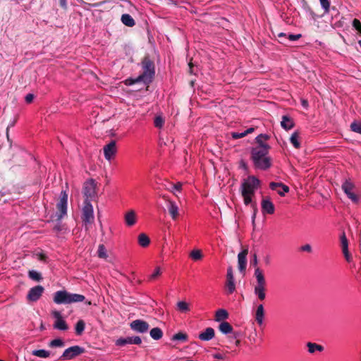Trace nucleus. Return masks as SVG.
I'll use <instances>...</instances> for the list:
<instances>
[{
  "instance_id": "1",
  "label": "nucleus",
  "mask_w": 361,
  "mask_h": 361,
  "mask_svg": "<svg viewBox=\"0 0 361 361\" xmlns=\"http://www.w3.org/2000/svg\"><path fill=\"white\" fill-rule=\"evenodd\" d=\"M142 73L135 80H127L126 82L130 81V85L135 82H142L145 85L150 83L155 75L154 63L150 59L149 56H145L141 62Z\"/></svg>"
},
{
  "instance_id": "2",
  "label": "nucleus",
  "mask_w": 361,
  "mask_h": 361,
  "mask_svg": "<svg viewBox=\"0 0 361 361\" xmlns=\"http://www.w3.org/2000/svg\"><path fill=\"white\" fill-rule=\"evenodd\" d=\"M259 180L255 176H249L241 185V194L245 204H252L255 191L259 187Z\"/></svg>"
},
{
  "instance_id": "3",
  "label": "nucleus",
  "mask_w": 361,
  "mask_h": 361,
  "mask_svg": "<svg viewBox=\"0 0 361 361\" xmlns=\"http://www.w3.org/2000/svg\"><path fill=\"white\" fill-rule=\"evenodd\" d=\"M269 149V145H262L252 149V158L256 167L267 169L271 166L270 158L267 157Z\"/></svg>"
},
{
  "instance_id": "4",
  "label": "nucleus",
  "mask_w": 361,
  "mask_h": 361,
  "mask_svg": "<svg viewBox=\"0 0 361 361\" xmlns=\"http://www.w3.org/2000/svg\"><path fill=\"white\" fill-rule=\"evenodd\" d=\"M85 296L77 293H71L66 290L56 291L53 298V300L56 304H71L73 302H82Z\"/></svg>"
},
{
  "instance_id": "5",
  "label": "nucleus",
  "mask_w": 361,
  "mask_h": 361,
  "mask_svg": "<svg viewBox=\"0 0 361 361\" xmlns=\"http://www.w3.org/2000/svg\"><path fill=\"white\" fill-rule=\"evenodd\" d=\"M255 277L256 278L257 283L254 287V293L260 300H264L266 298V280L262 270L259 267L255 269Z\"/></svg>"
},
{
  "instance_id": "6",
  "label": "nucleus",
  "mask_w": 361,
  "mask_h": 361,
  "mask_svg": "<svg viewBox=\"0 0 361 361\" xmlns=\"http://www.w3.org/2000/svg\"><path fill=\"white\" fill-rule=\"evenodd\" d=\"M68 195L66 191H61L60 200L56 204L58 212L56 216L58 220H61L67 214Z\"/></svg>"
},
{
  "instance_id": "7",
  "label": "nucleus",
  "mask_w": 361,
  "mask_h": 361,
  "mask_svg": "<svg viewBox=\"0 0 361 361\" xmlns=\"http://www.w3.org/2000/svg\"><path fill=\"white\" fill-rule=\"evenodd\" d=\"M82 219L86 226L92 224L94 219L93 207L87 200L84 202Z\"/></svg>"
},
{
  "instance_id": "8",
  "label": "nucleus",
  "mask_w": 361,
  "mask_h": 361,
  "mask_svg": "<svg viewBox=\"0 0 361 361\" xmlns=\"http://www.w3.org/2000/svg\"><path fill=\"white\" fill-rule=\"evenodd\" d=\"M342 189L352 202L356 203L360 199V196L355 193V185L350 180H345L342 185Z\"/></svg>"
},
{
  "instance_id": "9",
  "label": "nucleus",
  "mask_w": 361,
  "mask_h": 361,
  "mask_svg": "<svg viewBox=\"0 0 361 361\" xmlns=\"http://www.w3.org/2000/svg\"><path fill=\"white\" fill-rule=\"evenodd\" d=\"M83 193L87 200L97 196V183L94 180H88L84 183Z\"/></svg>"
},
{
  "instance_id": "10",
  "label": "nucleus",
  "mask_w": 361,
  "mask_h": 361,
  "mask_svg": "<svg viewBox=\"0 0 361 361\" xmlns=\"http://www.w3.org/2000/svg\"><path fill=\"white\" fill-rule=\"evenodd\" d=\"M51 315L55 319L54 323L53 324L54 329L61 331H66L68 329V326L66 324L64 319L63 318L62 314L60 312L57 310H53L51 312Z\"/></svg>"
},
{
  "instance_id": "11",
  "label": "nucleus",
  "mask_w": 361,
  "mask_h": 361,
  "mask_svg": "<svg viewBox=\"0 0 361 361\" xmlns=\"http://www.w3.org/2000/svg\"><path fill=\"white\" fill-rule=\"evenodd\" d=\"M84 352V350L80 346L75 345L70 347L65 350L63 355L61 357V360H71L77 355H80Z\"/></svg>"
},
{
  "instance_id": "12",
  "label": "nucleus",
  "mask_w": 361,
  "mask_h": 361,
  "mask_svg": "<svg viewBox=\"0 0 361 361\" xmlns=\"http://www.w3.org/2000/svg\"><path fill=\"white\" fill-rule=\"evenodd\" d=\"M130 326L131 329L138 333H145L149 328L148 323L141 319H136L133 321Z\"/></svg>"
},
{
  "instance_id": "13",
  "label": "nucleus",
  "mask_w": 361,
  "mask_h": 361,
  "mask_svg": "<svg viewBox=\"0 0 361 361\" xmlns=\"http://www.w3.org/2000/svg\"><path fill=\"white\" fill-rule=\"evenodd\" d=\"M103 149L105 159L111 161L115 157L117 152L116 142L114 140L111 141L104 147Z\"/></svg>"
},
{
  "instance_id": "14",
  "label": "nucleus",
  "mask_w": 361,
  "mask_h": 361,
  "mask_svg": "<svg viewBox=\"0 0 361 361\" xmlns=\"http://www.w3.org/2000/svg\"><path fill=\"white\" fill-rule=\"evenodd\" d=\"M44 288L42 286H36L32 288L27 295L29 301L35 302L39 299L44 292Z\"/></svg>"
},
{
  "instance_id": "15",
  "label": "nucleus",
  "mask_w": 361,
  "mask_h": 361,
  "mask_svg": "<svg viewBox=\"0 0 361 361\" xmlns=\"http://www.w3.org/2000/svg\"><path fill=\"white\" fill-rule=\"evenodd\" d=\"M226 287L228 293H229V294L233 293L235 290L234 276H233V269L231 267H229L227 269Z\"/></svg>"
},
{
  "instance_id": "16",
  "label": "nucleus",
  "mask_w": 361,
  "mask_h": 361,
  "mask_svg": "<svg viewBox=\"0 0 361 361\" xmlns=\"http://www.w3.org/2000/svg\"><path fill=\"white\" fill-rule=\"evenodd\" d=\"M167 208L173 220H176L180 215V209L178 204L171 200H167Z\"/></svg>"
},
{
  "instance_id": "17",
  "label": "nucleus",
  "mask_w": 361,
  "mask_h": 361,
  "mask_svg": "<svg viewBox=\"0 0 361 361\" xmlns=\"http://www.w3.org/2000/svg\"><path fill=\"white\" fill-rule=\"evenodd\" d=\"M248 250L244 249L238 255V269L240 272H244L247 267V255Z\"/></svg>"
},
{
  "instance_id": "18",
  "label": "nucleus",
  "mask_w": 361,
  "mask_h": 361,
  "mask_svg": "<svg viewBox=\"0 0 361 361\" xmlns=\"http://www.w3.org/2000/svg\"><path fill=\"white\" fill-rule=\"evenodd\" d=\"M275 207L269 198L265 197L262 200V211L263 214H274Z\"/></svg>"
},
{
  "instance_id": "19",
  "label": "nucleus",
  "mask_w": 361,
  "mask_h": 361,
  "mask_svg": "<svg viewBox=\"0 0 361 361\" xmlns=\"http://www.w3.org/2000/svg\"><path fill=\"white\" fill-rule=\"evenodd\" d=\"M270 188L271 190H276L281 196H284L289 191V188L281 183L272 182L270 183Z\"/></svg>"
},
{
  "instance_id": "20",
  "label": "nucleus",
  "mask_w": 361,
  "mask_h": 361,
  "mask_svg": "<svg viewBox=\"0 0 361 361\" xmlns=\"http://www.w3.org/2000/svg\"><path fill=\"white\" fill-rule=\"evenodd\" d=\"M137 214L134 210L128 211L124 215V220L126 226H133L137 222Z\"/></svg>"
},
{
  "instance_id": "21",
  "label": "nucleus",
  "mask_w": 361,
  "mask_h": 361,
  "mask_svg": "<svg viewBox=\"0 0 361 361\" xmlns=\"http://www.w3.org/2000/svg\"><path fill=\"white\" fill-rule=\"evenodd\" d=\"M215 333L214 329L211 327L207 328L203 332L200 333L198 338L203 341H208L214 337Z\"/></svg>"
},
{
  "instance_id": "22",
  "label": "nucleus",
  "mask_w": 361,
  "mask_h": 361,
  "mask_svg": "<svg viewBox=\"0 0 361 361\" xmlns=\"http://www.w3.org/2000/svg\"><path fill=\"white\" fill-rule=\"evenodd\" d=\"M264 318V310L263 305H259L257 306L256 312H255V319L259 325H262L263 324Z\"/></svg>"
},
{
  "instance_id": "23",
  "label": "nucleus",
  "mask_w": 361,
  "mask_h": 361,
  "mask_svg": "<svg viewBox=\"0 0 361 361\" xmlns=\"http://www.w3.org/2000/svg\"><path fill=\"white\" fill-rule=\"evenodd\" d=\"M176 308L180 313H188L190 311V304L184 300L178 301Z\"/></svg>"
},
{
  "instance_id": "24",
  "label": "nucleus",
  "mask_w": 361,
  "mask_h": 361,
  "mask_svg": "<svg viewBox=\"0 0 361 361\" xmlns=\"http://www.w3.org/2000/svg\"><path fill=\"white\" fill-rule=\"evenodd\" d=\"M281 126L285 130H290L294 126L293 121L288 116H283Z\"/></svg>"
},
{
  "instance_id": "25",
  "label": "nucleus",
  "mask_w": 361,
  "mask_h": 361,
  "mask_svg": "<svg viewBox=\"0 0 361 361\" xmlns=\"http://www.w3.org/2000/svg\"><path fill=\"white\" fill-rule=\"evenodd\" d=\"M121 22L128 27H133L135 23L133 17L128 13L123 14L121 16Z\"/></svg>"
},
{
  "instance_id": "26",
  "label": "nucleus",
  "mask_w": 361,
  "mask_h": 361,
  "mask_svg": "<svg viewBox=\"0 0 361 361\" xmlns=\"http://www.w3.org/2000/svg\"><path fill=\"white\" fill-rule=\"evenodd\" d=\"M189 257L193 261H200L203 258L204 255L201 250L194 249L190 252Z\"/></svg>"
},
{
  "instance_id": "27",
  "label": "nucleus",
  "mask_w": 361,
  "mask_h": 361,
  "mask_svg": "<svg viewBox=\"0 0 361 361\" xmlns=\"http://www.w3.org/2000/svg\"><path fill=\"white\" fill-rule=\"evenodd\" d=\"M219 331L224 334L231 333L233 331L232 326L227 322H223L219 324Z\"/></svg>"
},
{
  "instance_id": "28",
  "label": "nucleus",
  "mask_w": 361,
  "mask_h": 361,
  "mask_svg": "<svg viewBox=\"0 0 361 361\" xmlns=\"http://www.w3.org/2000/svg\"><path fill=\"white\" fill-rule=\"evenodd\" d=\"M228 314L224 309L218 310L215 314V321L220 322L227 319Z\"/></svg>"
},
{
  "instance_id": "29",
  "label": "nucleus",
  "mask_w": 361,
  "mask_h": 361,
  "mask_svg": "<svg viewBox=\"0 0 361 361\" xmlns=\"http://www.w3.org/2000/svg\"><path fill=\"white\" fill-rule=\"evenodd\" d=\"M290 143L293 145V147L296 149L300 148V136L298 132H294L290 137Z\"/></svg>"
},
{
  "instance_id": "30",
  "label": "nucleus",
  "mask_w": 361,
  "mask_h": 361,
  "mask_svg": "<svg viewBox=\"0 0 361 361\" xmlns=\"http://www.w3.org/2000/svg\"><path fill=\"white\" fill-rule=\"evenodd\" d=\"M150 336L154 340H159L163 336V332L160 328L155 327L151 329Z\"/></svg>"
},
{
  "instance_id": "31",
  "label": "nucleus",
  "mask_w": 361,
  "mask_h": 361,
  "mask_svg": "<svg viewBox=\"0 0 361 361\" xmlns=\"http://www.w3.org/2000/svg\"><path fill=\"white\" fill-rule=\"evenodd\" d=\"M254 130H255L254 128H250L247 130H246L242 133L233 132V133H231V137L233 139H239V138L243 137L246 136L247 135L254 132Z\"/></svg>"
},
{
  "instance_id": "32",
  "label": "nucleus",
  "mask_w": 361,
  "mask_h": 361,
  "mask_svg": "<svg viewBox=\"0 0 361 361\" xmlns=\"http://www.w3.org/2000/svg\"><path fill=\"white\" fill-rule=\"evenodd\" d=\"M32 354L41 358H47L50 356V352L44 349L35 350L32 352Z\"/></svg>"
},
{
  "instance_id": "33",
  "label": "nucleus",
  "mask_w": 361,
  "mask_h": 361,
  "mask_svg": "<svg viewBox=\"0 0 361 361\" xmlns=\"http://www.w3.org/2000/svg\"><path fill=\"white\" fill-rule=\"evenodd\" d=\"M149 242H150L149 238L146 234L141 233L138 235V243L142 247H145L148 246L149 244Z\"/></svg>"
},
{
  "instance_id": "34",
  "label": "nucleus",
  "mask_w": 361,
  "mask_h": 361,
  "mask_svg": "<svg viewBox=\"0 0 361 361\" xmlns=\"http://www.w3.org/2000/svg\"><path fill=\"white\" fill-rule=\"evenodd\" d=\"M98 257L102 259H106L108 257L107 250L105 246L102 244L99 245L97 250Z\"/></svg>"
},
{
  "instance_id": "35",
  "label": "nucleus",
  "mask_w": 361,
  "mask_h": 361,
  "mask_svg": "<svg viewBox=\"0 0 361 361\" xmlns=\"http://www.w3.org/2000/svg\"><path fill=\"white\" fill-rule=\"evenodd\" d=\"M307 345L308 351L310 353H314L316 350L322 351L323 350V347L322 345L316 343H308Z\"/></svg>"
},
{
  "instance_id": "36",
  "label": "nucleus",
  "mask_w": 361,
  "mask_h": 361,
  "mask_svg": "<svg viewBox=\"0 0 361 361\" xmlns=\"http://www.w3.org/2000/svg\"><path fill=\"white\" fill-rule=\"evenodd\" d=\"M183 183L180 182H178L175 184L171 183V188L169 190L173 192L176 197H178V195L176 194V192H180L182 189Z\"/></svg>"
},
{
  "instance_id": "37",
  "label": "nucleus",
  "mask_w": 361,
  "mask_h": 361,
  "mask_svg": "<svg viewBox=\"0 0 361 361\" xmlns=\"http://www.w3.org/2000/svg\"><path fill=\"white\" fill-rule=\"evenodd\" d=\"M164 122H165V120H164V117L161 115H157V116H156V117L154 118V123L155 127L161 128L163 127Z\"/></svg>"
},
{
  "instance_id": "38",
  "label": "nucleus",
  "mask_w": 361,
  "mask_h": 361,
  "mask_svg": "<svg viewBox=\"0 0 361 361\" xmlns=\"http://www.w3.org/2000/svg\"><path fill=\"white\" fill-rule=\"evenodd\" d=\"M268 139L269 136L267 135L261 134L258 135L256 137V141L259 144L258 147H262V145H268L267 144L264 142L265 140H267Z\"/></svg>"
},
{
  "instance_id": "39",
  "label": "nucleus",
  "mask_w": 361,
  "mask_h": 361,
  "mask_svg": "<svg viewBox=\"0 0 361 361\" xmlns=\"http://www.w3.org/2000/svg\"><path fill=\"white\" fill-rule=\"evenodd\" d=\"M85 322L82 320H79L75 325L76 334L80 335L85 329Z\"/></svg>"
},
{
  "instance_id": "40",
  "label": "nucleus",
  "mask_w": 361,
  "mask_h": 361,
  "mask_svg": "<svg viewBox=\"0 0 361 361\" xmlns=\"http://www.w3.org/2000/svg\"><path fill=\"white\" fill-rule=\"evenodd\" d=\"M162 274V270L160 267H157L152 274L149 276V280H155Z\"/></svg>"
},
{
  "instance_id": "41",
  "label": "nucleus",
  "mask_w": 361,
  "mask_h": 361,
  "mask_svg": "<svg viewBox=\"0 0 361 361\" xmlns=\"http://www.w3.org/2000/svg\"><path fill=\"white\" fill-rule=\"evenodd\" d=\"M28 274H29V277L30 279H32V280L39 281L42 279L41 274L36 271H34V270L30 271Z\"/></svg>"
},
{
  "instance_id": "42",
  "label": "nucleus",
  "mask_w": 361,
  "mask_h": 361,
  "mask_svg": "<svg viewBox=\"0 0 361 361\" xmlns=\"http://www.w3.org/2000/svg\"><path fill=\"white\" fill-rule=\"evenodd\" d=\"M187 338H188L187 334L182 333V332H179L173 336V340H174V341H187Z\"/></svg>"
},
{
  "instance_id": "43",
  "label": "nucleus",
  "mask_w": 361,
  "mask_h": 361,
  "mask_svg": "<svg viewBox=\"0 0 361 361\" xmlns=\"http://www.w3.org/2000/svg\"><path fill=\"white\" fill-rule=\"evenodd\" d=\"M63 345H64V342L63 341V340H61L60 338L54 339L49 343V346L53 347V348L54 347H63Z\"/></svg>"
},
{
  "instance_id": "44",
  "label": "nucleus",
  "mask_w": 361,
  "mask_h": 361,
  "mask_svg": "<svg viewBox=\"0 0 361 361\" xmlns=\"http://www.w3.org/2000/svg\"><path fill=\"white\" fill-rule=\"evenodd\" d=\"M128 344H136L139 345L142 343V340L139 336L127 337Z\"/></svg>"
},
{
  "instance_id": "45",
  "label": "nucleus",
  "mask_w": 361,
  "mask_h": 361,
  "mask_svg": "<svg viewBox=\"0 0 361 361\" xmlns=\"http://www.w3.org/2000/svg\"><path fill=\"white\" fill-rule=\"evenodd\" d=\"M353 131L361 134V123L354 122L350 125Z\"/></svg>"
},
{
  "instance_id": "46",
  "label": "nucleus",
  "mask_w": 361,
  "mask_h": 361,
  "mask_svg": "<svg viewBox=\"0 0 361 361\" xmlns=\"http://www.w3.org/2000/svg\"><path fill=\"white\" fill-rule=\"evenodd\" d=\"M322 7L324 9L325 13L329 11L330 3L329 0H319Z\"/></svg>"
},
{
  "instance_id": "47",
  "label": "nucleus",
  "mask_w": 361,
  "mask_h": 361,
  "mask_svg": "<svg viewBox=\"0 0 361 361\" xmlns=\"http://www.w3.org/2000/svg\"><path fill=\"white\" fill-rule=\"evenodd\" d=\"M353 26L360 34H361V22L358 19L355 18L353 20Z\"/></svg>"
},
{
  "instance_id": "48",
  "label": "nucleus",
  "mask_w": 361,
  "mask_h": 361,
  "mask_svg": "<svg viewBox=\"0 0 361 361\" xmlns=\"http://www.w3.org/2000/svg\"><path fill=\"white\" fill-rule=\"evenodd\" d=\"M341 244L342 249L348 247V241L344 233L341 236Z\"/></svg>"
},
{
  "instance_id": "49",
  "label": "nucleus",
  "mask_w": 361,
  "mask_h": 361,
  "mask_svg": "<svg viewBox=\"0 0 361 361\" xmlns=\"http://www.w3.org/2000/svg\"><path fill=\"white\" fill-rule=\"evenodd\" d=\"M128 338H120L116 340V345L118 346H123L126 344H128Z\"/></svg>"
},
{
  "instance_id": "50",
  "label": "nucleus",
  "mask_w": 361,
  "mask_h": 361,
  "mask_svg": "<svg viewBox=\"0 0 361 361\" xmlns=\"http://www.w3.org/2000/svg\"><path fill=\"white\" fill-rule=\"evenodd\" d=\"M35 97V96L34 94L29 93L25 96V100L27 104H30L33 102Z\"/></svg>"
},
{
  "instance_id": "51",
  "label": "nucleus",
  "mask_w": 361,
  "mask_h": 361,
  "mask_svg": "<svg viewBox=\"0 0 361 361\" xmlns=\"http://www.w3.org/2000/svg\"><path fill=\"white\" fill-rule=\"evenodd\" d=\"M301 37H302V35L300 34H297V35L290 34L288 36V39L290 41H296V40L299 39Z\"/></svg>"
},
{
  "instance_id": "52",
  "label": "nucleus",
  "mask_w": 361,
  "mask_h": 361,
  "mask_svg": "<svg viewBox=\"0 0 361 361\" xmlns=\"http://www.w3.org/2000/svg\"><path fill=\"white\" fill-rule=\"evenodd\" d=\"M301 250L310 252L312 251V247L309 244H306L301 247Z\"/></svg>"
},
{
  "instance_id": "53",
  "label": "nucleus",
  "mask_w": 361,
  "mask_h": 361,
  "mask_svg": "<svg viewBox=\"0 0 361 361\" xmlns=\"http://www.w3.org/2000/svg\"><path fill=\"white\" fill-rule=\"evenodd\" d=\"M252 207H253V209H254L253 214H252V223L254 224L255 221V218H256V214H257V209L256 207V204H252Z\"/></svg>"
},
{
  "instance_id": "54",
  "label": "nucleus",
  "mask_w": 361,
  "mask_h": 361,
  "mask_svg": "<svg viewBox=\"0 0 361 361\" xmlns=\"http://www.w3.org/2000/svg\"><path fill=\"white\" fill-rule=\"evenodd\" d=\"M188 68H189L188 72L190 74H195V66L192 62H190L188 63Z\"/></svg>"
},
{
  "instance_id": "55",
  "label": "nucleus",
  "mask_w": 361,
  "mask_h": 361,
  "mask_svg": "<svg viewBox=\"0 0 361 361\" xmlns=\"http://www.w3.org/2000/svg\"><path fill=\"white\" fill-rule=\"evenodd\" d=\"M214 358L219 360H224L225 358L224 355L221 353H215L213 355Z\"/></svg>"
},
{
  "instance_id": "56",
  "label": "nucleus",
  "mask_w": 361,
  "mask_h": 361,
  "mask_svg": "<svg viewBox=\"0 0 361 361\" xmlns=\"http://www.w3.org/2000/svg\"><path fill=\"white\" fill-rule=\"evenodd\" d=\"M257 262H258V261H257V255H256V254H255V255H253V260H252V264H253L255 267H255V269L257 267Z\"/></svg>"
},
{
  "instance_id": "57",
  "label": "nucleus",
  "mask_w": 361,
  "mask_h": 361,
  "mask_svg": "<svg viewBox=\"0 0 361 361\" xmlns=\"http://www.w3.org/2000/svg\"><path fill=\"white\" fill-rule=\"evenodd\" d=\"M59 4H60V6L63 8H66V6H67L66 0H59Z\"/></svg>"
},
{
  "instance_id": "58",
  "label": "nucleus",
  "mask_w": 361,
  "mask_h": 361,
  "mask_svg": "<svg viewBox=\"0 0 361 361\" xmlns=\"http://www.w3.org/2000/svg\"><path fill=\"white\" fill-rule=\"evenodd\" d=\"M344 257L347 262H350L352 261V256L350 253L345 255Z\"/></svg>"
},
{
  "instance_id": "59",
  "label": "nucleus",
  "mask_w": 361,
  "mask_h": 361,
  "mask_svg": "<svg viewBox=\"0 0 361 361\" xmlns=\"http://www.w3.org/2000/svg\"><path fill=\"white\" fill-rule=\"evenodd\" d=\"M342 252L343 253V255L349 254L348 247L343 248Z\"/></svg>"
},
{
  "instance_id": "60",
  "label": "nucleus",
  "mask_w": 361,
  "mask_h": 361,
  "mask_svg": "<svg viewBox=\"0 0 361 361\" xmlns=\"http://www.w3.org/2000/svg\"><path fill=\"white\" fill-rule=\"evenodd\" d=\"M302 105L304 107L307 108V102L306 100H305V99H302Z\"/></svg>"
},
{
  "instance_id": "61",
  "label": "nucleus",
  "mask_w": 361,
  "mask_h": 361,
  "mask_svg": "<svg viewBox=\"0 0 361 361\" xmlns=\"http://www.w3.org/2000/svg\"><path fill=\"white\" fill-rule=\"evenodd\" d=\"M16 122V118H15V119L13 121V122H12V123H11L8 126L7 130L8 129V128H9V127H11V126H13L15 125Z\"/></svg>"
},
{
  "instance_id": "62",
  "label": "nucleus",
  "mask_w": 361,
  "mask_h": 361,
  "mask_svg": "<svg viewBox=\"0 0 361 361\" xmlns=\"http://www.w3.org/2000/svg\"><path fill=\"white\" fill-rule=\"evenodd\" d=\"M278 36H279V38L285 37H286V34L281 32V33L279 34Z\"/></svg>"
},
{
  "instance_id": "63",
  "label": "nucleus",
  "mask_w": 361,
  "mask_h": 361,
  "mask_svg": "<svg viewBox=\"0 0 361 361\" xmlns=\"http://www.w3.org/2000/svg\"><path fill=\"white\" fill-rule=\"evenodd\" d=\"M265 262H266V264H269V257H267L265 258Z\"/></svg>"
},
{
  "instance_id": "64",
  "label": "nucleus",
  "mask_w": 361,
  "mask_h": 361,
  "mask_svg": "<svg viewBox=\"0 0 361 361\" xmlns=\"http://www.w3.org/2000/svg\"><path fill=\"white\" fill-rule=\"evenodd\" d=\"M178 0H170V1L173 4H176Z\"/></svg>"
}]
</instances>
